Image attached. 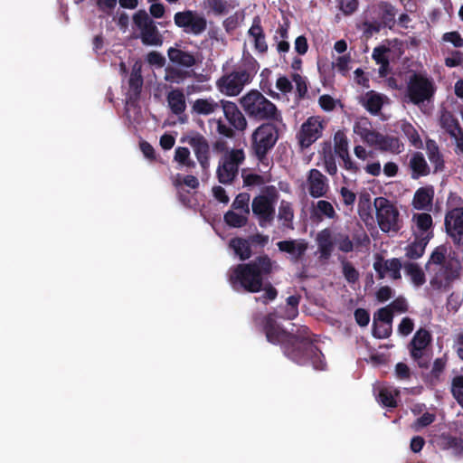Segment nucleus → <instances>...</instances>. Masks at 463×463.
I'll return each mask as SVG.
<instances>
[{
	"label": "nucleus",
	"instance_id": "1",
	"mask_svg": "<svg viewBox=\"0 0 463 463\" xmlns=\"http://www.w3.org/2000/svg\"><path fill=\"white\" fill-rule=\"evenodd\" d=\"M269 313L263 319V331L268 342L279 345L286 357L298 365L311 364L316 370H325V356L315 345L307 326H300L296 333L288 332Z\"/></svg>",
	"mask_w": 463,
	"mask_h": 463
},
{
	"label": "nucleus",
	"instance_id": "2",
	"mask_svg": "<svg viewBox=\"0 0 463 463\" xmlns=\"http://www.w3.org/2000/svg\"><path fill=\"white\" fill-rule=\"evenodd\" d=\"M276 262L262 254L247 263H240L229 269L228 281L236 291L258 293L262 291L263 281L273 273Z\"/></svg>",
	"mask_w": 463,
	"mask_h": 463
},
{
	"label": "nucleus",
	"instance_id": "3",
	"mask_svg": "<svg viewBox=\"0 0 463 463\" xmlns=\"http://www.w3.org/2000/svg\"><path fill=\"white\" fill-rule=\"evenodd\" d=\"M257 71L258 62L250 57L236 66L230 73L222 75L216 81L217 88L227 96H237L246 85L251 82Z\"/></svg>",
	"mask_w": 463,
	"mask_h": 463
},
{
	"label": "nucleus",
	"instance_id": "4",
	"mask_svg": "<svg viewBox=\"0 0 463 463\" xmlns=\"http://www.w3.org/2000/svg\"><path fill=\"white\" fill-rule=\"evenodd\" d=\"M241 105L250 118L281 123V112L261 92L251 90L241 99Z\"/></svg>",
	"mask_w": 463,
	"mask_h": 463
},
{
	"label": "nucleus",
	"instance_id": "5",
	"mask_svg": "<svg viewBox=\"0 0 463 463\" xmlns=\"http://www.w3.org/2000/svg\"><path fill=\"white\" fill-rule=\"evenodd\" d=\"M279 139V129L271 122L262 123L251 134L250 152L261 164L268 160V154Z\"/></svg>",
	"mask_w": 463,
	"mask_h": 463
},
{
	"label": "nucleus",
	"instance_id": "6",
	"mask_svg": "<svg viewBox=\"0 0 463 463\" xmlns=\"http://www.w3.org/2000/svg\"><path fill=\"white\" fill-rule=\"evenodd\" d=\"M436 87L431 79L421 73L414 72L409 78L406 86V97L413 105H420L433 99Z\"/></svg>",
	"mask_w": 463,
	"mask_h": 463
},
{
	"label": "nucleus",
	"instance_id": "7",
	"mask_svg": "<svg viewBox=\"0 0 463 463\" xmlns=\"http://www.w3.org/2000/svg\"><path fill=\"white\" fill-rule=\"evenodd\" d=\"M133 28L139 32V38L144 45L161 46L164 38L160 33L156 22L149 16L146 10H138L132 16Z\"/></svg>",
	"mask_w": 463,
	"mask_h": 463
},
{
	"label": "nucleus",
	"instance_id": "8",
	"mask_svg": "<svg viewBox=\"0 0 463 463\" xmlns=\"http://www.w3.org/2000/svg\"><path fill=\"white\" fill-rule=\"evenodd\" d=\"M268 194H260L253 198L251 209L261 228H266L273 223L275 218V201L278 196L275 187L267 189Z\"/></svg>",
	"mask_w": 463,
	"mask_h": 463
},
{
	"label": "nucleus",
	"instance_id": "9",
	"mask_svg": "<svg viewBox=\"0 0 463 463\" xmlns=\"http://www.w3.org/2000/svg\"><path fill=\"white\" fill-rule=\"evenodd\" d=\"M245 159L242 149H232L219 161L216 176L219 183L231 184L239 174V167Z\"/></svg>",
	"mask_w": 463,
	"mask_h": 463
},
{
	"label": "nucleus",
	"instance_id": "10",
	"mask_svg": "<svg viewBox=\"0 0 463 463\" xmlns=\"http://www.w3.org/2000/svg\"><path fill=\"white\" fill-rule=\"evenodd\" d=\"M376 210V219L383 232H399V211L392 203L385 197H376L373 202Z\"/></svg>",
	"mask_w": 463,
	"mask_h": 463
},
{
	"label": "nucleus",
	"instance_id": "11",
	"mask_svg": "<svg viewBox=\"0 0 463 463\" xmlns=\"http://www.w3.org/2000/svg\"><path fill=\"white\" fill-rule=\"evenodd\" d=\"M174 23L186 34L199 36L207 29L205 16L194 10L177 12L174 15Z\"/></svg>",
	"mask_w": 463,
	"mask_h": 463
},
{
	"label": "nucleus",
	"instance_id": "12",
	"mask_svg": "<svg viewBox=\"0 0 463 463\" xmlns=\"http://www.w3.org/2000/svg\"><path fill=\"white\" fill-rule=\"evenodd\" d=\"M432 336L430 331L425 328H420L414 334L408 348L411 357L415 361L419 367L428 368L430 357L427 354V348L431 344Z\"/></svg>",
	"mask_w": 463,
	"mask_h": 463
},
{
	"label": "nucleus",
	"instance_id": "13",
	"mask_svg": "<svg viewBox=\"0 0 463 463\" xmlns=\"http://www.w3.org/2000/svg\"><path fill=\"white\" fill-rule=\"evenodd\" d=\"M324 128V121L319 116L307 118L297 134L299 146L302 148L309 147L321 137Z\"/></svg>",
	"mask_w": 463,
	"mask_h": 463
},
{
	"label": "nucleus",
	"instance_id": "14",
	"mask_svg": "<svg viewBox=\"0 0 463 463\" xmlns=\"http://www.w3.org/2000/svg\"><path fill=\"white\" fill-rule=\"evenodd\" d=\"M444 226L453 243L457 246L463 245V207H455L448 211Z\"/></svg>",
	"mask_w": 463,
	"mask_h": 463
},
{
	"label": "nucleus",
	"instance_id": "15",
	"mask_svg": "<svg viewBox=\"0 0 463 463\" xmlns=\"http://www.w3.org/2000/svg\"><path fill=\"white\" fill-rule=\"evenodd\" d=\"M182 142H187L192 146L201 167L207 170L210 165V146L207 139L199 132L192 131L182 138Z\"/></svg>",
	"mask_w": 463,
	"mask_h": 463
},
{
	"label": "nucleus",
	"instance_id": "16",
	"mask_svg": "<svg viewBox=\"0 0 463 463\" xmlns=\"http://www.w3.org/2000/svg\"><path fill=\"white\" fill-rule=\"evenodd\" d=\"M373 267L378 279H383L386 272H390V277L394 280L402 279L401 269L403 268V264L398 258L384 260L381 255L377 254Z\"/></svg>",
	"mask_w": 463,
	"mask_h": 463
},
{
	"label": "nucleus",
	"instance_id": "17",
	"mask_svg": "<svg viewBox=\"0 0 463 463\" xmlns=\"http://www.w3.org/2000/svg\"><path fill=\"white\" fill-rule=\"evenodd\" d=\"M439 269L435 271L430 279V285L441 289L449 287L450 284L459 277V270L453 267V264L448 261L446 264L439 266Z\"/></svg>",
	"mask_w": 463,
	"mask_h": 463
},
{
	"label": "nucleus",
	"instance_id": "18",
	"mask_svg": "<svg viewBox=\"0 0 463 463\" xmlns=\"http://www.w3.org/2000/svg\"><path fill=\"white\" fill-rule=\"evenodd\" d=\"M307 184L309 194L314 198L325 196L328 190L327 178L316 168L309 171Z\"/></svg>",
	"mask_w": 463,
	"mask_h": 463
},
{
	"label": "nucleus",
	"instance_id": "19",
	"mask_svg": "<svg viewBox=\"0 0 463 463\" xmlns=\"http://www.w3.org/2000/svg\"><path fill=\"white\" fill-rule=\"evenodd\" d=\"M226 119L237 130L243 131L247 128V120L234 102L221 101Z\"/></svg>",
	"mask_w": 463,
	"mask_h": 463
},
{
	"label": "nucleus",
	"instance_id": "20",
	"mask_svg": "<svg viewBox=\"0 0 463 463\" xmlns=\"http://www.w3.org/2000/svg\"><path fill=\"white\" fill-rule=\"evenodd\" d=\"M277 246L281 252L290 254L291 261L294 263L298 262L307 250V242H306L304 240L281 241L277 243Z\"/></svg>",
	"mask_w": 463,
	"mask_h": 463
},
{
	"label": "nucleus",
	"instance_id": "21",
	"mask_svg": "<svg viewBox=\"0 0 463 463\" xmlns=\"http://www.w3.org/2000/svg\"><path fill=\"white\" fill-rule=\"evenodd\" d=\"M166 100L168 103V107L173 114L181 116L186 109V101L184 91L180 89H175L168 92L166 96ZM187 119V117L184 115V117H179V120L181 123H184Z\"/></svg>",
	"mask_w": 463,
	"mask_h": 463
},
{
	"label": "nucleus",
	"instance_id": "22",
	"mask_svg": "<svg viewBox=\"0 0 463 463\" xmlns=\"http://www.w3.org/2000/svg\"><path fill=\"white\" fill-rule=\"evenodd\" d=\"M425 150L427 156L433 166V174L440 173L445 170L444 156L441 153L439 145L433 139L428 138L425 142Z\"/></svg>",
	"mask_w": 463,
	"mask_h": 463
},
{
	"label": "nucleus",
	"instance_id": "23",
	"mask_svg": "<svg viewBox=\"0 0 463 463\" xmlns=\"http://www.w3.org/2000/svg\"><path fill=\"white\" fill-rule=\"evenodd\" d=\"M409 168L411 171V176L412 179H419L420 177L427 176L430 174V165L423 154L419 151L412 153L411 156Z\"/></svg>",
	"mask_w": 463,
	"mask_h": 463
},
{
	"label": "nucleus",
	"instance_id": "24",
	"mask_svg": "<svg viewBox=\"0 0 463 463\" xmlns=\"http://www.w3.org/2000/svg\"><path fill=\"white\" fill-rule=\"evenodd\" d=\"M432 239V234L416 236L415 240L405 247V257L409 260H418L424 255L426 247Z\"/></svg>",
	"mask_w": 463,
	"mask_h": 463
},
{
	"label": "nucleus",
	"instance_id": "25",
	"mask_svg": "<svg viewBox=\"0 0 463 463\" xmlns=\"http://www.w3.org/2000/svg\"><path fill=\"white\" fill-rule=\"evenodd\" d=\"M209 13L215 16L226 15L240 6V0H205Z\"/></svg>",
	"mask_w": 463,
	"mask_h": 463
},
{
	"label": "nucleus",
	"instance_id": "26",
	"mask_svg": "<svg viewBox=\"0 0 463 463\" xmlns=\"http://www.w3.org/2000/svg\"><path fill=\"white\" fill-rule=\"evenodd\" d=\"M250 37L253 38L254 48L260 53H265L268 51V43L265 40V33L261 26L260 16H255L252 24L248 31Z\"/></svg>",
	"mask_w": 463,
	"mask_h": 463
},
{
	"label": "nucleus",
	"instance_id": "27",
	"mask_svg": "<svg viewBox=\"0 0 463 463\" xmlns=\"http://www.w3.org/2000/svg\"><path fill=\"white\" fill-rule=\"evenodd\" d=\"M169 61L178 66L190 68L196 63L194 55L192 52L181 50L177 47H170L167 50Z\"/></svg>",
	"mask_w": 463,
	"mask_h": 463
},
{
	"label": "nucleus",
	"instance_id": "28",
	"mask_svg": "<svg viewBox=\"0 0 463 463\" xmlns=\"http://www.w3.org/2000/svg\"><path fill=\"white\" fill-rule=\"evenodd\" d=\"M278 220L281 222L279 228L281 231H293L294 227V210L292 203L282 200L279 206Z\"/></svg>",
	"mask_w": 463,
	"mask_h": 463
},
{
	"label": "nucleus",
	"instance_id": "29",
	"mask_svg": "<svg viewBox=\"0 0 463 463\" xmlns=\"http://www.w3.org/2000/svg\"><path fill=\"white\" fill-rule=\"evenodd\" d=\"M433 197L432 186L420 187L414 194L412 205L416 210H427L431 206Z\"/></svg>",
	"mask_w": 463,
	"mask_h": 463
},
{
	"label": "nucleus",
	"instance_id": "30",
	"mask_svg": "<svg viewBox=\"0 0 463 463\" xmlns=\"http://www.w3.org/2000/svg\"><path fill=\"white\" fill-rule=\"evenodd\" d=\"M229 246L241 260H247L252 255L251 246L249 239L234 237L231 239Z\"/></svg>",
	"mask_w": 463,
	"mask_h": 463
},
{
	"label": "nucleus",
	"instance_id": "31",
	"mask_svg": "<svg viewBox=\"0 0 463 463\" xmlns=\"http://www.w3.org/2000/svg\"><path fill=\"white\" fill-rule=\"evenodd\" d=\"M405 274L410 277L411 283L415 287H420L426 282V277L421 267L412 261H406L403 263Z\"/></svg>",
	"mask_w": 463,
	"mask_h": 463
},
{
	"label": "nucleus",
	"instance_id": "32",
	"mask_svg": "<svg viewBox=\"0 0 463 463\" xmlns=\"http://www.w3.org/2000/svg\"><path fill=\"white\" fill-rule=\"evenodd\" d=\"M402 146L398 137L382 134L375 147L383 152L400 154Z\"/></svg>",
	"mask_w": 463,
	"mask_h": 463
},
{
	"label": "nucleus",
	"instance_id": "33",
	"mask_svg": "<svg viewBox=\"0 0 463 463\" xmlns=\"http://www.w3.org/2000/svg\"><path fill=\"white\" fill-rule=\"evenodd\" d=\"M129 95L128 99L131 102L138 100L142 87H143V77L139 70H133L130 73L128 80Z\"/></svg>",
	"mask_w": 463,
	"mask_h": 463
},
{
	"label": "nucleus",
	"instance_id": "34",
	"mask_svg": "<svg viewBox=\"0 0 463 463\" xmlns=\"http://www.w3.org/2000/svg\"><path fill=\"white\" fill-rule=\"evenodd\" d=\"M390 52V48L384 45L377 46L373 51L372 57L375 62L380 65L379 72L382 76H385L387 74V70L390 65L387 53Z\"/></svg>",
	"mask_w": 463,
	"mask_h": 463
},
{
	"label": "nucleus",
	"instance_id": "35",
	"mask_svg": "<svg viewBox=\"0 0 463 463\" xmlns=\"http://www.w3.org/2000/svg\"><path fill=\"white\" fill-rule=\"evenodd\" d=\"M413 220L416 222V226L419 231L418 236L428 235L430 232L434 236L433 233V220L430 213H421L413 215Z\"/></svg>",
	"mask_w": 463,
	"mask_h": 463
},
{
	"label": "nucleus",
	"instance_id": "36",
	"mask_svg": "<svg viewBox=\"0 0 463 463\" xmlns=\"http://www.w3.org/2000/svg\"><path fill=\"white\" fill-rule=\"evenodd\" d=\"M440 127L450 136L455 137V134L462 128L457 118L449 111H445L441 114L439 118Z\"/></svg>",
	"mask_w": 463,
	"mask_h": 463
},
{
	"label": "nucleus",
	"instance_id": "37",
	"mask_svg": "<svg viewBox=\"0 0 463 463\" xmlns=\"http://www.w3.org/2000/svg\"><path fill=\"white\" fill-rule=\"evenodd\" d=\"M396 11L392 5L382 2L379 5V18L384 27L392 29L395 24Z\"/></svg>",
	"mask_w": 463,
	"mask_h": 463
},
{
	"label": "nucleus",
	"instance_id": "38",
	"mask_svg": "<svg viewBox=\"0 0 463 463\" xmlns=\"http://www.w3.org/2000/svg\"><path fill=\"white\" fill-rule=\"evenodd\" d=\"M363 105L372 115H377L383 105V96L373 90L368 91L365 95Z\"/></svg>",
	"mask_w": 463,
	"mask_h": 463
},
{
	"label": "nucleus",
	"instance_id": "39",
	"mask_svg": "<svg viewBox=\"0 0 463 463\" xmlns=\"http://www.w3.org/2000/svg\"><path fill=\"white\" fill-rule=\"evenodd\" d=\"M448 253V247L444 244L436 247L427 263L425 264L426 270L430 271L432 265L441 266L447 263L446 256Z\"/></svg>",
	"mask_w": 463,
	"mask_h": 463
},
{
	"label": "nucleus",
	"instance_id": "40",
	"mask_svg": "<svg viewBox=\"0 0 463 463\" xmlns=\"http://www.w3.org/2000/svg\"><path fill=\"white\" fill-rule=\"evenodd\" d=\"M317 241L321 257L325 259L329 258L333 250V242L331 241L330 232L326 229L318 233Z\"/></svg>",
	"mask_w": 463,
	"mask_h": 463
},
{
	"label": "nucleus",
	"instance_id": "41",
	"mask_svg": "<svg viewBox=\"0 0 463 463\" xmlns=\"http://www.w3.org/2000/svg\"><path fill=\"white\" fill-rule=\"evenodd\" d=\"M218 103L207 99H198L193 104V110L199 115H209L216 110Z\"/></svg>",
	"mask_w": 463,
	"mask_h": 463
},
{
	"label": "nucleus",
	"instance_id": "42",
	"mask_svg": "<svg viewBox=\"0 0 463 463\" xmlns=\"http://www.w3.org/2000/svg\"><path fill=\"white\" fill-rule=\"evenodd\" d=\"M334 151L340 158L349 154L348 139L343 131H337L334 136Z\"/></svg>",
	"mask_w": 463,
	"mask_h": 463
},
{
	"label": "nucleus",
	"instance_id": "43",
	"mask_svg": "<svg viewBox=\"0 0 463 463\" xmlns=\"http://www.w3.org/2000/svg\"><path fill=\"white\" fill-rule=\"evenodd\" d=\"M225 223L232 228H241L244 227L248 222L247 214H239L234 211H228L224 213L223 216Z\"/></svg>",
	"mask_w": 463,
	"mask_h": 463
},
{
	"label": "nucleus",
	"instance_id": "44",
	"mask_svg": "<svg viewBox=\"0 0 463 463\" xmlns=\"http://www.w3.org/2000/svg\"><path fill=\"white\" fill-rule=\"evenodd\" d=\"M315 214L319 218L335 219L337 215L332 203L326 200H319L315 208Z\"/></svg>",
	"mask_w": 463,
	"mask_h": 463
},
{
	"label": "nucleus",
	"instance_id": "45",
	"mask_svg": "<svg viewBox=\"0 0 463 463\" xmlns=\"http://www.w3.org/2000/svg\"><path fill=\"white\" fill-rule=\"evenodd\" d=\"M300 301L299 296H289L287 298L288 307L286 308L285 314L279 315V317L288 320L294 319L298 314V304Z\"/></svg>",
	"mask_w": 463,
	"mask_h": 463
},
{
	"label": "nucleus",
	"instance_id": "46",
	"mask_svg": "<svg viewBox=\"0 0 463 463\" xmlns=\"http://www.w3.org/2000/svg\"><path fill=\"white\" fill-rule=\"evenodd\" d=\"M189 76L190 73L188 71H184L176 68L167 67L165 69V80L171 83L181 84Z\"/></svg>",
	"mask_w": 463,
	"mask_h": 463
},
{
	"label": "nucleus",
	"instance_id": "47",
	"mask_svg": "<svg viewBox=\"0 0 463 463\" xmlns=\"http://www.w3.org/2000/svg\"><path fill=\"white\" fill-rule=\"evenodd\" d=\"M342 264V273L345 280L350 284H354L359 279V272L358 270L354 267V265L344 259L341 261Z\"/></svg>",
	"mask_w": 463,
	"mask_h": 463
},
{
	"label": "nucleus",
	"instance_id": "48",
	"mask_svg": "<svg viewBox=\"0 0 463 463\" xmlns=\"http://www.w3.org/2000/svg\"><path fill=\"white\" fill-rule=\"evenodd\" d=\"M450 392L457 402L463 408V375H457L452 379Z\"/></svg>",
	"mask_w": 463,
	"mask_h": 463
},
{
	"label": "nucleus",
	"instance_id": "49",
	"mask_svg": "<svg viewBox=\"0 0 463 463\" xmlns=\"http://www.w3.org/2000/svg\"><path fill=\"white\" fill-rule=\"evenodd\" d=\"M404 135L408 137L411 145L415 147H420L422 146L421 138L418 133V131L415 129V128L410 124L405 123L402 125V128Z\"/></svg>",
	"mask_w": 463,
	"mask_h": 463
},
{
	"label": "nucleus",
	"instance_id": "50",
	"mask_svg": "<svg viewBox=\"0 0 463 463\" xmlns=\"http://www.w3.org/2000/svg\"><path fill=\"white\" fill-rule=\"evenodd\" d=\"M292 80L296 84V94L298 99H304L308 91L306 78L298 73L292 74Z\"/></svg>",
	"mask_w": 463,
	"mask_h": 463
},
{
	"label": "nucleus",
	"instance_id": "51",
	"mask_svg": "<svg viewBox=\"0 0 463 463\" xmlns=\"http://www.w3.org/2000/svg\"><path fill=\"white\" fill-rule=\"evenodd\" d=\"M378 402L384 407L395 408L397 402L392 395V392L387 388H382L379 391Z\"/></svg>",
	"mask_w": 463,
	"mask_h": 463
},
{
	"label": "nucleus",
	"instance_id": "52",
	"mask_svg": "<svg viewBox=\"0 0 463 463\" xmlns=\"http://www.w3.org/2000/svg\"><path fill=\"white\" fill-rule=\"evenodd\" d=\"M373 335L378 339L388 338L392 334V326L387 324H378L376 321L373 323Z\"/></svg>",
	"mask_w": 463,
	"mask_h": 463
},
{
	"label": "nucleus",
	"instance_id": "53",
	"mask_svg": "<svg viewBox=\"0 0 463 463\" xmlns=\"http://www.w3.org/2000/svg\"><path fill=\"white\" fill-rule=\"evenodd\" d=\"M338 250L345 253L354 250V242L347 234L339 233L335 238Z\"/></svg>",
	"mask_w": 463,
	"mask_h": 463
},
{
	"label": "nucleus",
	"instance_id": "54",
	"mask_svg": "<svg viewBox=\"0 0 463 463\" xmlns=\"http://www.w3.org/2000/svg\"><path fill=\"white\" fill-rule=\"evenodd\" d=\"M250 194L248 193L239 194L232 202V207L235 210H243L246 214L250 213L249 208Z\"/></svg>",
	"mask_w": 463,
	"mask_h": 463
},
{
	"label": "nucleus",
	"instance_id": "55",
	"mask_svg": "<svg viewBox=\"0 0 463 463\" xmlns=\"http://www.w3.org/2000/svg\"><path fill=\"white\" fill-rule=\"evenodd\" d=\"M393 319V313L388 306L381 307L374 313L373 321H380L382 323L392 326Z\"/></svg>",
	"mask_w": 463,
	"mask_h": 463
},
{
	"label": "nucleus",
	"instance_id": "56",
	"mask_svg": "<svg viewBox=\"0 0 463 463\" xmlns=\"http://www.w3.org/2000/svg\"><path fill=\"white\" fill-rule=\"evenodd\" d=\"M445 444L448 449L453 450L456 455L463 453V439L449 435L445 438Z\"/></svg>",
	"mask_w": 463,
	"mask_h": 463
},
{
	"label": "nucleus",
	"instance_id": "57",
	"mask_svg": "<svg viewBox=\"0 0 463 463\" xmlns=\"http://www.w3.org/2000/svg\"><path fill=\"white\" fill-rule=\"evenodd\" d=\"M262 290L264 293L259 298V300L263 304H268L269 301H272L278 297V290L270 282L265 283V281H263Z\"/></svg>",
	"mask_w": 463,
	"mask_h": 463
},
{
	"label": "nucleus",
	"instance_id": "58",
	"mask_svg": "<svg viewBox=\"0 0 463 463\" xmlns=\"http://www.w3.org/2000/svg\"><path fill=\"white\" fill-rule=\"evenodd\" d=\"M388 307L394 313H405L408 311L409 306L408 302L402 296L396 298L392 300Z\"/></svg>",
	"mask_w": 463,
	"mask_h": 463
},
{
	"label": "nucleus",
	"instance_id": "59",
	"mask_svg": "<svg viewBox=\"0 0 463 463\" xmlns=\"http://www.w3.org/2000/svg\"><path fill=\"white\" fill-rule=\"evenodd\" d=\"M339 9L345 14H354L358 8V0H336Z\"/></svg>",
	"mask_w": 463,
	"mask_h": 463
},
{
	"label": "nucleus",
	"instance_id": "60",
	"mask_svg": "<svg viewBox=\"0 0 463 463\" xmlns=\"http://www.w3.org/2000/svg\"><path fill=\"white\" fill-rule=\"evenodd\" d=\"M442 41L450 43L456 48L463 47V38L458 31L445 33Z\"/></svg>",
	"mask_w": 463,
	"mask_h": 463
},
{
	"label": "nucleus",
	"instance_id": "61",
	"mask_svg": "<svg viewBox=\"0 0 463 463\" xmlns=\"http://www.w3.org/2000/svg\"><path fill=\"white\" fill-rule=\"evenodd\" d=\"M414 329V322L411 318L403 317L398 326V332L402 335H409Z\"/></svg>",
	"mask_w": 463,
	"mask_h": 463
},
{
	"label": "nucleus",
	"instance_id": "62",
	"mask_svg": "<svg viewBox=\"0 0 463 463\" xmlns=\"http://www.w3.org/2000/svg\"><path fill=\"white\" fill-rule=\"evenodd\" d=\"M371 129V123L367 118H362L360 121L356 122L354 127V132L359 135L362 139L365 137Z\"/></svg>",
	"mask_w": 463,
	"mask_h": 463
},
{
	"label": "nucleus",
	"instance_id": "63",
	"mask_svg": "<svg viewBox=\"0 0 463 463\" xmlns=\"http://www.w3.org/2000/svg\"><path fill=\"white\" fill-rule=\"evenodd\" d=\"M352 241L354 242V247L355 246L357 249L362 247H367L370 244V239L364 230H362L359 232L354 233Z\"/></svg>",
	"mask_w": 463,
	"mask_h": 463
},
{
	"label": "nucleus",
	"instance_id": "64",
	"mask_svg": "<svg viewBox=\"0 0 463 463\" xmlns=\"http://www.w3.org/2000/svg\"><path fill=\"white\" fill-rule=\"evenodd\" d=\"M463 62V52L459 51H453L449 57L445 58V65L449 68H454L461 65Z\"/></svg>",
	"mask_w": 463,
	"mask_h": 463
}]
</instances>
